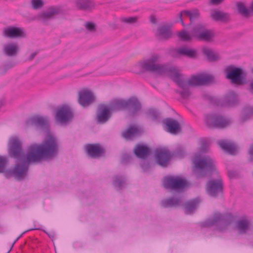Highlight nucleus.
I'll return each mask as SVG.
<instances>
[{"label": "nucleus", "mask_w": 253, "mask_h": 253, "mask_svg": "<svg viewBox=\"0 0 253 253\" xmlns=\"http://www.w3.org/2000/svg\"><path fill=\"white\" fill-rule=\"evenodd\" d=\"M162 58L160 54L152 53L147 58L138 62L136 66L144 72L170 77L180 87V89L177 92L183 98L186 99L190 96V86L205 85L213 80V77L208 74H201L185 79L177 67L161 63Z\"/></svg>", "instance_id": "1"}, {"label": "nucleus", "mask_w": 253, "mask_h": 253, "mask_svg": "<svg viewBox=\"0 0 253 253\" xmlns=\"http://www.w3.org/2000/svg\"><path fill=\"white\" fill-rule=\"evenodd\" d=\"M9 145L10 155L17 160V164L11 171L17 179L25 177L30 163L39 162L44 158L51 157L58 150V142L51 135H48L42 144L31 145L26 154L22 151L21 142L18 138H11Z\"/></svg>", "instance_id": "2"}, {"label": "nucleus", "mask_w": 253, "mask_h": 253, "mask_svg": "<svg viewBox=\"0 0 253 253\" xmlns=\"http://www.w3.org/2000/svg\"><path fill=\"white\" fill-rule=\"evenodd\" d=\"M193 162L195 167V173L197 177L204 176L215 170L214 161L209 156L196 155Z\"/></svg>", "instance_id": "3"}, {"label": "nucleus", "mask_w": 253, "mask_h": 253, "mask_svg": "<svg viewBox=\"0 0 253 253\" xmlns=\"http://www.w3.org/2000/svg\"><path fill=\"white\" fill-rule=\"evenodd\" d=\"M112 112L123 109H128L131 115H134L141 109V105L135 97L127 100L116 99L107 105Z\"/></svg>", "instance_id": "4"}, {"label": "nucleus", "mask_w": 253, "mask_h": 253, "mask_svg": "<svg viewBox=\"0 0 253 253\" xmlns=\"http://www.w3.org/2000/svg\"><path fill=\"white\" fill-rule=\"evenodd\" d=\"M234 220V216L230 213L221 214L214 212L206 221V226H216L220 230H224Z\"/></svg>", "instance_id": "5"}, {"label": "nucleus", "mask_w": 253, "mask_h": 253, "mask_svg": "<svg viewBox=\"0 0 253 253\" xmlns=\"http://www.w3.org/2000/svg\"><path fill=\"white\" fill-rule=\"evenodd\" d=\"M193 36L199 41L211 42L215 35L211 30L207 28L202 24H198L193 28Z\"/></svg>", "instance_id": "6"}, {"label": "nucleus", "mask_w": 253, "mask_h": 253, "mask_svg": "<svg viewBox=\"0 0 253 253\" xmlns=\"http://www.w3.org/2000/svg\"><path fill=\"white\" fill-rule=\"evenodd\" d=\"M225 72L226 78L231 80L232 83L238 84L245 83L246 73L242 69L230 66L226 68Z\"/></svg>", "instance_id": "7"}, {"label": "nucleus", "mask_w": 253, "mask_h": 253, "mask_svg": "<svg viewBox=\"0 0 253 253\" xmlns=\"http://www.w3.org/2000/svg\"><path fill=\"white\" fill-rule=\"evenodd\" d=\"M206 122L210 127L223 128L229 126L231 121L227 118L214 114L207 116Z\"/></svg>", "instance_id": "8"}, {"label": "nucleus", "mask_w": 253, "mask_h": 253, "mask_svg": "<svg viewBox=\"0 0 253 253\" xmlns=\"http://www.w3.org/2000/svg\"><path fill=\"white\" fill-rule=\"evenodd\" d=\"M187 181L179 176H168L165 178L163 184L166 188L181 190L187 185Z\"/></svg>", "instance_id": "9"}, {"label": "nucleus", "mask_w": 253, "mask_h": 253, "mask_svg": "<svg viewBox=\"0 0 253 253\" xmlns=\"http://www.w3.org/2000/svg\"><path fill=\"white\" fill-rule=\"evenodd\" d=\"M73 118V114L71 108L67 105L58 108L56 111V120L64 124L70 122Z\"/></svg>", "instance_id": "10"}, {"label": "nucleus", "mask_w": 253, "mask_h": 253, "mask_svg": "<svg viewBox=\"0 0 253 253\" xmlns=\"http://www.w3.org/2000/svg\"><path fill=\"white\" fill-rule=\"evenodd\" d=\"M93 93L87 89H83L78 92V101L83 107H86L92 104L95 100Z\"/></svg>", "instance_id": "11"}, {"label": "nucleus", "mask_w": 253, "mask_h": 253, "mask_svg": "<svg viewBox=\"0 0 253 253\" xmlns=\"http://www.w3.org/2000/svg\"><path fill=\"white\" fill-rule=\"evenodd\" d=\"M222 190V183L221 179L218 178L216 179H211L207 184V191L211 196L215 197Z\"/></svg>", "instance_id": "12"}, {"label": "nucleus", "mask_w": 253, "mask_h": 253, "mask_svg": "<svg viewBox=\"0 0 253 253\" xmlns=\"http://www.w3.org/2000/svg\"><path fill=\"white\" fill-rule=\"evenodd\" d=\"M61 9L59 7H50L46 10L42 11L38 16L39 20L43 23H46L49 20L53 19L54 16L60 14Z\"/></svg>", "instance_id": "13"}, {"label": "nucleus", "mask_w": 253, "mask_h": 253, "mask_svg": "<svg viewBox=\"0 0 253 253\" xmlns=\"http://www.w3.org/2000/svg\"><path fill=\"white\" fill-rule=\"evenodd\" d=\"M172 156L173 154L167 149L162 148L156 151L155 157L156 161L159 165L166 167Z\"/></svg>", "instance_id": "14"}, {"label": "nucleus", "mask_w": 253, "mask_h": 253, "mask_svg": "<svg viewBox=\"0 0 253 253\" xmlns=\"http://www.w3.org/2000/svg\"><path fill=\"white\" fill-rule=\"evenodd\" d=\"M111 113L112 111L107 105H100L98 106L97 112V121L101 124L106 122L111 117Z\"/></svg>", "instance_id": "15"}, {"label": "nucleus", "mask_w": 253, "mask_h": 253, "mask_svg": "<svg viewBox=\"0 0 253 253\" xmlns=\"http://www.w3.org/2000/svg\"><path fill=\"white\" fill-rule=\"evenodd\" d=\"M3 35L11 39L26 37V34L23 29L14 27L5 29L3 31Z\"/></svg>", "instance_id": "16"}, {"label": "nucleus", "mask_w": 253, "mask_h": 253, "mask_svg": "<svg viewBox=\"0 0 253 253\" xmlns=\"http://www.w3.org/2000/svg\"><path fill=\"white\" fill-rule=\"evenodd\" d=\"M164 124L166 126V128L169 132L176 134L181 132V126L177 121L168 118L164 121Z\"/></svg>", "instance_id": "17"}, {"label": "nucleus", "mask_w": 253, "mask_h": 253, "mask_svg": "<svg viewBox=\"0 0 253 253\" xmlns=\"http://www.w3.org/2000/svg\"><path fill=\"white\" fill-rule=\"evenodd\" d=\"M200 16V12L198 9H194L192 11H183L178 15V19L181 21L182 25L185 26L183 20L185 18L189 17L191 22L197 19Z\"/></svg>", "instance_id": "18"}, {"label": "nucleus", "mask_w": 253, "mask_h": 253, "mask_svg": "<svg viewBox=\"0 0 253 253\" xmlns=\"http://www.w3.org/2000/svg\"><path fill=\"white\" fill-rule=\"evenodd\" d=\"M218 144L222 149L230 154H235L237 151L236 145L229 140H220L218 142Z\"/></svg>", "instance_id": "19"}, {"label": "nucleus", "mask_w": 253, "mask_h": 253, "mask_svg": "<svg viewBox=\"0 0 253 253\" xmlns=\"http://www.w3.org/2000/svg\"><path fill=\"white\" fill-rule=\"evenodd\" d=\"M211 17L216 21L227 22L230 19V14L223 11L213 10L211 12Z\"/></svg>", "instance_id": "20"}, {"label": "nucleus", "mask_w": 253, "mask_h": 253, "mask_svg": "<svg viewBox=\"0 0 253 253\" xmlns=\"http://www.w3.org/2000/svg\"><path fill=\"white\" fill-rule=\"evenodd\" d=\"M86 149L88 155L92 158L100 157L104 152L103 148L98 144H88Z\"/></svg>", "instance_id": "21"}, {"label": "nucleus", "mask_w": 253, "mask_h": 253, "mask_svg": "<svg viewBox=\"0 0 253 253\" xmlns=\"http://www.w3.org/2000/svg\"><path fill=\"white\" fill-rule=\"evenodd\" d=\"M202 52L207 59L211 62L217 61L220 59L219 54L211 48L204 46L202 48Z\"/></svg>", "instance_id": "22"}, {"label": "nucleus", "mask_w": 253, "mask_h": 253, "mask_svg": "<svg viewBox=\"0 0 253 253\" xmlns=\"http://www.w3.org/2000/svg\"><path fill=\"white\" fill-rule=\"evenodd\" d=\"M170 26L168 25H164L160 26L158 29L157 35L161 39L167 40L171 37Z\"/></svg>", "instance_id": "23"}, {"label": "nucleus", "mask_w": 253, "mask_h": 253, "mask_svg": "<svg viewBox=\"0 0 253 253\" xmlns=\"http://www.w3.org/2000/svg\"><path fill=\"white\" fill-rule=\"evenodd\" d=\"M135 155L140 158L145 159L150 153V150L147 146L137 145L134 150Z\"/></svg>", "instance_id": "24"}, {"label": "nucleus", "mask_w": 253, "mask_h": 253, "mask_svg": "<svg viewBox=\"0 0 253 253\" xmlns=\"http://www.w3.org/2000/svg\"><path fill=\"white\" fill-rule=\"evenodd\" d=\"M4 52L5 54L9 56L16 55L19 51V46L17 43H9L4 46Z\"/></svg>", "instance_id": "25"}, {"label": "nucleus", "mask_w": 253, "mask_h": 253, "mask_svg": "<svg viewBox=\"0 0 253 253\" xmlns=\"http://www.w3.org/2000/svg\"><path fill=\"white\" fill-rule=\"evenodd\" d=\"M224 102L226 105L233 106L238 102L237 94L233 92H229L224 98Z\"/></svg>", "instance_id": "26"}, {"label": "nucleus", "mask_w": 253, "mask_h": 253, "mask_svg": "<svg viewBox=\"0 0 253 253\" xmlns=\"http://www.w3.org/2000/svg\"><path fill=\"white\" fill-rule=\"evenodd\" d=\"M181 203V199L179 198H170L163 200L161 204L165 208L176 207L180 206Z\"/></svg>", "instance_id": "27"}, {"label": "nucleus", "mask_w": 253, "mask_h": 253, "mask_svg": "<svg viewBox=\"0 0 253 253\" xmlns=\"http://www.w3.org/2000/svg\"><path fill=\"white\" fill-rule=\"evenodd\" d=\"M250 221L245 218L238 220L236 223V228L239 234H245L249 230Z\"/></svg>", "instance_id": "28"}, {"label": "nucleus", "mask_w": 253, "mask_h": 253, "mask_svg": "<svg viewBox=\"0 0 253 253\" xmlns=\"http://www.w3.org/2000/svg\"><path fill=\"white\" fill-rule=\"evenodd\" d=\"M30 121L32 124L42 127H46L48 124V118L39 116L32 117Z\"/></svg>", "instance_id": "29"}, {"label": "nucleus", "mask_w": 253, "mask_h": 253, "mask_svg": "<svg viewBox=\"0 0 253 253\" xmlns=\"http://www.w3.org/2000/svg\"><path fill=\"white\" fill-rule=\"evenodd\" d=\"M76 6L80 10H89L94 6L91 0H75Z\"/></svg>", "instance_id": "30"}, {"label": "nucleus", "mask_w": 253, "mask_h": 253, "mask_svg": "<svg viewBox=\"0 0 253 253\" xmlns=\"http://www.w3.org/2000/svg\"><path fill=\"white\" fill-rule=\"evenodd\" d=\"M236 6L237 10L240 14L246 18L250 17L249 8H247L245 2L241 1L237 2Z\"/></svg>", "instance_id": "31"}, {"label": "nucleus", "mask_w": 253, "mask_h": 253, "mask_svg": "<svg viewBox=\"0 0 253 253\" xmlns=\"http://www.w3.org/2000/svg\"><path fill=\"white\" fill-rule=\"evenodd\" d=\"M139 134V130L135 126L129 127L122 133L123 136L126 139H131Z\"/></svg>", "instance_id": "32"}, {"label": "nucleus", "mask_w": 253, "mask_h": 253, "mask_svg": "<svg viewBox=\"0 0 253 253\" xmlns=\"http://www.w3.org/2000/svg\"><path fill=\"white\" fill-rule=\"evenodd\" d=\"M139 17L135 16H122L120 18V21L124 24L134 25L138 21Z\"/></svg>", "instance_id": "33"}, {"label": "nucleus", "mask_w": 253, "mask_h": 253, "mask_svg": "<svg viewBox=\"0 0 253 253\" xmlns=\"http://www.w3.org/2000/svg\"><path fill=\"white\" fill-rule=\"evenodd\" d=\"M177 35L178 38L184 42H191L194 38L193 36V30H192L191 34H190L185 30H183L178 32Z\"/></svg>", "instance_id": "34"}, {"label": "nucleus", "mask_w": 253, "mask_h": 253, "mask_svg": "<svg viewBox=\"0 0 253 253\" xmlns=\"http://www.w3.org/2000/svg\"><path fill=\"white\" fill-rule=\"evenodd\" d=\"M178 53L191 58H194L197 55V52L195 50L186 47H183L179 48L178 50Z\"/></svg>", "instance_id": "35"}, {"label": "nucleus", "mask_w": 253, "mask_h": 253, "mask_svg": "<svg viewBox=\"0 0 253 253\" xmlns=\"http://www.w3.org/2000/svg\"><path fill=\"white\" fill-rule=\"evenodd\" d=\"M198 202V200L195 199L186 203L185 205V213L186 214L191 213L196 209Z\"/></svg>", "instance_id": "36"}, {"label": "nucleus", "mask_w": 253, "mask_h": 253, "mask_svg": "<svg viewBox=\"0 0 253 253\" xmlns=\"http://www.w3.org/2000/svg\"><path fill=\"white\" fill-rule=\"evenodd\" d=\"M15 66V63L13 61H8L3 64L0 67V74H4L10 69Z\"/></svg>", "instance_id": "37"}, {"label": "nucleus", "mask_w": 253, "mask_h": 253, "mask_svg": "<svg viewBox=\"0 0 253 253\" xmlns=\"http://www.w3.org/2000/svg\"><path fill=\"white\" fill-rule=\"evenodd\" d=\"M125 183V179L122 177L116 176L113 180V184L116 187L122 188Z\"/></svg>", "instance_id": "38"}, {"label": "nucleus", "mask_w": 253, "mask_h": 253, "mask_svg": "<svg viewBox=\"0 0 253 253\" xmlns=\"http://www.w3.org/2000/svg\"><path fill=\"white\" fill-rule=\"evenodd\" d=\"M85 29L90 33H94L96 31V25L91 22H87L84 25Z\"/></svg>", "instance_id": "39"}, {"label": "nucleus", "mask_w": 253, "mask_h": 253, "mask_svg": "<svg viewBox=\"0 0 253 253\" xmlns=\"http://www.w3.org/2000/svg\"><path fill=\"white\" fill-rule=\"evenodd\" d=\"M31 4L33 9H38L41 8L44 3L42 0H31Z\"/></svg>", "instance_id": "40"}, {"label": "nucleus", "mask_w": 253, "mask_h": 253, "mask_svg": "<svg viewBox=\"0 0 253 253\" xmlns=\"http://www.w3.org/2000/svg\"><path fill=\"white\" fill-rule=\"evenodd\" d=\"M253 114V108L249 107L246 108L244 110V114L241 117V120L243 122L247 120L249 118V116H251Z\"/></svg>", "instance_id": "41"}, {"label": "nucleus", "mask_w": 253, "mask_h": 253, "mask_svg": "<svg viewBox=\"0 0 253 253\" xmlns=\"http://www.w3.org/2000/svg\"><path fill=\"white\" fill-rule=\"evenodd\" d=\"M148 116L152 120H156L159 116V113L155 109H149L147 112Z\"/></svg>", "instance_id": "42"}, {"label": "nucleus", "mask_w": 253, "mask_h": 253, "mask_svg": "<svg viewBox=\"0 0 253 253\" xmlns=\"http://www.w3.org/2000/svg\"><path fill=\"white\" fill-rule=\"evenodd\" d=\"M7 162V159L5 157L0 156V172H4L5 166Z\"/></svg>", "instance_id": "43"}, {"label": "nucleus", "mask_w": 253, "mask_h": 253, "mask_svg": "<svg viewBox=\"0 0 253 253\" xmlns=\"http://www.w3.org/2000/svg\"><path fill=\"white\" fill-rule=\"evenodd\" d=\"M209 148V143L206 140H202L201 141V145L200 148V151L201 152H206L208 151Z\"/></svg>", "instance_id": "44"}, {"label": "nucleus", "mask_w": 253, "mask_h": 253, "mask_svg": "<svg viewBox=\"0 0 253 253\" xmlns=\"http://www.w3.org/2000/svg\"><path fill=\"white\" fill-rule=\"evenodd\" d=\"M224 0H209L208 4L210 5H217L222 3Z\"/></svg>", "instance_id": "45"}, {"label": "nucleus", "mask_w": 253, "mask_h": 253, "mask_svg": "<svg viewBox=\"0 0 253 253\" xmlns=\"http://www.w3.org/2000/svg\"><path fill=\"white\" fill-rule=\"evenodd\" d=\"M108 25L110 28L113 30H116L118 28V26L117 24L116 23V21H110L108 22Z\"/></svg>", "instance_id": "46"}, {"label": "nucleus", "mask_w": 253, "mask_h": 253, "mask_svg": "<svg viewBox=\"0 0 253 253\" xmlns=\"http://www.w3.org/2000/svg\"><path fill=\"white\" fill-rule=\"evenodd\" d=\"M185 154V151H184V150L182 148H179V149L177 150L176 154H175V155L177 157H182Z\"/></svg>", "instance_id": "47"}, {"label": "nucleus", "mask_w": 253, "mask_h": 253, "mask_svg": "<svg viewBox=\"0 0 253 253\" xmlns=\"http://www.w3.org/2000/svg\"><path fill=\"white\" fill-rule=\"evenodd\" d=\"M249 11L250 14V16L251 15H253V0L251 1L249 6Z\"/></svg>", "instance_id": "48"}, {"label": "nucleus", "mask_w": 253, "mask_h": 253, "mask_svg": "<svg viewBox=\"0 0 253 253\" xmlns=\"http://www.w3.org/2000/svg\"><path fill=\"white\" fill-rule=\"evenodd\" d=\"M38 54V51H35L33 53H32L29 56L28 59L29 60H32Z\"/></svg>", "instance_id": "49"}, {"label": "nucleus", "mask_w": 253, "mask_h": 253, "mask_svg": "<svg viewBox=\"0 0 253 253\" xmlns=\"http://www.w3.org/2000/svg\"><path fill=\"white\" fill-rule=\"evenodd\" d=\"M150 21L153 24H156L157 23V19L154 16L151 15L150 16Z\"/></svg>", "instance_id": "50"}, {"label": "nucleus", "mask_w": 253, "mask_h": 253, "mask_svg": "<svg viewBox=\"0 0 253 253\" xmlns=\"http://www.w3.org/2000/svg\"><path fill=\"white\" fill-rule=\"evenodd\" d=\"M249 153L251 156H253V144L250 147Z\"/></svg>", "instance_id": "51"}, {"label": "nucleus", "mask_w": 253, "mask_h": 253, "mask_svg": "<svg viewBox=\"0 0 253 253\" xmlns=\"http://www.w3.org/2000/svg\"><path fill=\"white\" fill-rule=\"evenodd\" d=\"M4 104V101L2 100H0V107H1Z\"/></svg>", "instance_id": "52"}, {"label": "nucleus", "mask_w": 253, "mask_h": 253, "mask_svg": "<svg viewBox=\"0 0 253 253\" xmlns=\"http://www.w3.org/2000/svg\"><path fill=\"white\" fill-rule=\"evenodd\" d=\"M228 175H229V176L230 178H231V177H232L233 176L231 172H228Z\"/></svg>", "instance_id": "53"}, {"label": "nucleus", "mask_w": 253, "mask_h": 253, "mask_svg": "<svg viewBox=\"0 0 253 253\" xmlns=\"http://www.w3.org/2000/svg\"><path fill=\"white\" fill-rule=\"evenodd\" d=\"M250 86L251 88L253 89V81L251 82L250 84Z\"/></svg>", "instance_id": "54"}, {"label": "nucleus", "mask_w": 253, "mask_h": 253, "mask_svg": "<svg viewBox=\"0 0 253 253\" xmlns=\"http://www.w3.org/2000/svg\"><path fill=\"white\" fill-rule=\"evenodd\" d=\"M252 72L253 73V68H252Z\"/></svg>", "instance_id": "55"}]
</instances>
